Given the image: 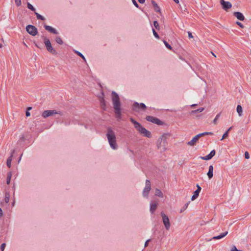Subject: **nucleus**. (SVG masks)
<instances>
[{"label": "nucleus", "instance_id": "nucleus-1", "mask_svg": "<svg viewBox=\"0 0 251 251\" xmlns=\"http://www.w3.org/2000/svg\"><path fill=\"white\" fill-rule=\"evenodd\" d=\"M106 137L110 147L113 150H116L118 148V145L116 141V137L115 132L111 127L107 128Z\"/></svg>", "mask_w": 251, "mask_h": 251}, {"label": "nucleus", "instance_id": "nucleus-2", "mask_svg": "<svg viewBox=\"0 0 251 251\" xmlns=\"http://www.w3.org/2000/svg\"><path fill=\"white\" fill-rule=\"evenodd\" d=\"M170 136L168 133H164L159 137L156 143L157 149L161 152H164L167 150V139Z\"/></svg>", "mask_w": 251, "mask_h": 251}, {"label": "nucleus", "instance_id": "nucleus-3", "mask_svg": "<svg viewBox=\"0 0 251 251\" xmlns=\"http://www.w3.org/2000/svg\"><path fill=\"white\" fill-rule=\"evenodd\" d=\"M112 100L115 112L118 117L121 116V103L118 95L114 91L112 92Z\"/></svg>", "mask_w": 251, "mask_h": 251}, {"label": "nucleus", "instance_id": "nucleus-4", "mask_svg": "<svg viewBox=\"0 0 251 251\" xmlns=\"http://www.w3.org/2000/svg\"><path fill=\"white\" fill-rule=\"evenodd\" d=\"M130 121L134 124V127L140 134L148 138L151 137V132L142 126L138 122L135 121L133 118H130Z\"/></svg>", "mask_w": 251, "mask_h": 251}, {"label": "nucleus", "instance_id": "nucleus-5", "mask_svg": "<svg viewBox=\"0 0 251 251\" xmlns=\"http://www.w3.org/2000/svg\"><path fill=\"white\" fill-rule=\"evenodd\" d=\"M43 38L48 51L53 54H56L57 53L56 51L52 48L50 40L46 37H43Z\"/></svg>", "mask_w": 251, "mask_h": 251}, {"label": "nucleus", "instance_id": "nucleus-6", "mask_svg": "<svg viewBox=\"0 0 251 251\" xmlns=\"http://www.w3.org/2000/svg\"><path fill=\"white\" fill-rule=\"evenodd\" d=\"M57 114L61 115V112H58L55 110H45L42 113V116L43 118H47Z\"/></svg>", "mask_w": 251, "mask_h": 251}, {"label": "nucleus", "instance_id": "nucleus-7", "mask_svg": "<svg viewBox=\"0 0 251 251\" xmlns=\"http://www.w3.org/2000/svg\"><path fill=\"white\" fill-rule=\"evenodd\" d=\"M161 215L162 218V221L165 227L166 230H168L171 226V223L170 222V220L168 217L164 213L161 212Z\"/></svg>", "mask_w": 251, "mask_h": 251}, {"label": "nucleus", "instance_id": "nucleus-8", "mask_svg": "<svg viewBox=\"0 0 251 251\" xmlns=\"http://www.w3.org/2000/svg\"><path fill=\"white\" fill-rule=\"evenodd\" d=\"M151 189V182L149 180L146 181V186L144 188L143 191V196L144 198H148L149 194V192Z\"/></svg>", "mask_w": 251, "mask_h": 251}, {"label": "nucleus", "instance_id": "nucleus-9", "mask_svg": "<svg viewBox=\"0 0 251 251\" xmlns=\"http://www.w3.org/2000/svg\"><path fill=\"white\" fill-rule=\"evenodd\" d=\"M26 31L32 36H35L37 33V29L32 25H28L26 26Z\"/></svg>", "mask_w": 251, "mask_h": 251}, {"label": "nucleus", "instance_id": "nucleus-10", "mask_svg": "<svg viewBox=\"0 0 251 251\" xmlns=\"http://www.w3.org/2000/svg\"><path fill=\"white\" fill-rule=\"evenodd\" d=\"M146 119L148 121L156 124L158 125H161L162 124V122L160 120L152 116H148L146 117Z\"/></svg>", "mask_w": 251, "mask_h": 251}, {"label": "nucleus", "instance_id": "nucleus-11", "mask_svg": "<svg viewBox=\"0 0 251 251\" xmlns=\"http://www.w3.org/2000/svg\"><path fill=\"white\" fill-rule=\"evenodd\" d=\"M220 3L222 5L223 8L226 11L232 7V4L230 2L226 1L224 0H221Z\"/></svg>", "mask_w": 251, "mask_h": 251}, {"label": "nucleus", "instance_id": "nucleus-12", "mask_svg": "<svg viewBox=\"0 0 251 251\" xmlns=\"http://www.w3.org/2000/svg\"><path fill=\"white\" fill-rule=\"evenodd\" d=\"M141 108L143 110H145L146 108V106L145 104L143 103H141L140 104H139L138 102H135L133 104V110L137 111L138 109Z\"/></svg>", "mask_w": 251, "mask_h": 251}, {"label": "nucleus", "instance_id": "nucleus-13", "mask_svg": "<svg viewBox=\"0 0 251 251\" xmlns=\"http://www.w3.org/2000/svg\"><path fill=\"white\" fill-rule=\"evenodd\" d=\"M158 205V201H151L150 202V211L151 213H153L155 210L156 209Z\"/></svg>", "mask_w": 251, "mask_h": 251}, {"label": "nucleus", "instance_id": "nucleus-14", "mask_svg": "<svg viewBox=\"0 0 251 251\" xmlns=\"http://www.w3.org/2000/svg\"><path fill=\"white\" fill-rule=\"evenodd\" d=\"M200 137H201L199 134H197L195 137H194L191 141L188 142L187 144L190 146H193L195 145Z\"/></svg>", "mask_w": 251, "mask_h": 251}, {"label": "nucleus", "instance_id": "nucleus-15", "mask_svg": "<svg viewBox=\"0 0 251 251\" xmlns=\"http://www.w3.org/2000/svg\"><path fill=\"white\" fill-rule=\"evenodd\" d=\"M215 151L214 150L211 151L210 153L205 156H201L200 158L204 160L211 159L215 155Z\"/></svg>", "mask_w": 251, "mask_h": 251}, {"label": "nucleus", "instance_id": "nucleus-16", "mask_svg": "<svg viewBox=\"0 0 251 251\" xmlns=\"http://www.w3.org/2000/svg\"><path fill=\"white\" fill-rule=\"evenodd\" d=\"M197 189L194 192V195L192 196L191 200L194 201L199 196V193L201 190V187L199 184L197 185Z\"/></svg>", "mask_w": 251, "mask_h": 251}, {"label": "nucleus", "instance_id": "nucleus-17", "mask_svg": "<svg viewBox=\"0 0 251 251\" xmlns=\"http://www.w3.org/2000/svg\"><path fill=\"white\" fill-rule=\"evenodd\" d=\"M44 27L47 30L51 33H52L55 34H57L58 33L57 31L55 28H53L50 25H44Z\"/></svg>", "mask_w": 251, "mask_h": 251}, {"label": "nucleus", "instance_id": "nucleus-18", "mask_svg": "<svg viewBox=\"0 0 251 251\" xmlns=\"http://www.w3.org/2000/svg\"><path fill=\"white\" fill-rule=\"evenodd\" d=\"M234 15L239 20L243 21L245 19V17L243 14L239 12H235L234 13Z\"/></svg>", "mask_w": 251, "mask_h": 251}, {"label": "nucleus", "instance_id": "nucleus-19", "mask_svg": "<svg viewBox=\"0 0 251 251\" xmlns=\"http://www.w3.org/2000/svg\"><path fill=\"white\" fill-rule=\"evenodd\" d=\"M213 166L212 165H210L209 166V169H208V172L207 174V175L209 178V179H211L213 176Z\"/></svg>", "mask_w": 251, "mask_h": 251}, {"label": "nucleus", "instance_id": "nucleus-20", "mask_svg": "<svg viewBox=\"0 0 251 251\" xmlns=\"http://www.w3.org/2000/svg\"><path fill=\"white\" fill-rule=\"evenodd\" d=\"M14 152V151L13 150L12 152L11 155H10V156H9L8 157V158L7 160L6 164H7V166L9 168H10V167H11V161H12V157H13V155Z\"/></svg>", "mask_w": 251, "mask_h": 251}, {"label": "nucleus", "instance_id": "nucleus-21", "mask_svg": "<svg viewBox=\"0 0 251 251\" xmlns=\"http://www.w3.org/2000/svg\"><path fill=\"white\" fill-rule=\"evenodd\" d=\"M100 104L101 108L103 110H105L106 104H105L104 99L103 96L101 98H100Z\"/></svg>", "mask_w": 251, "mask_h": 251}, {"label": "nucleus", "instance_id": "nucleus-22", "mask_svg": "<svg viewBox=\"0 0 251 251\" xmlns=\"http://www.w3.org/2000/svg\"><path fill=\"white\" fill-rule=\"evenodd\" d=\"M155 195L160 198H163L164 195L162 192L158 189H156L155 191Z\"/></svg>", "mask_w": 251, "mask_h": 251}, {"label": "nucleus", "instance_id": "nucleus-23", "mask_svg": "<svg viewBox=\"0 0 251 251\" xmlns=\"http://www.w3.org/2000/svg\"><path fill=\"white\" fill-rule=\"evenodd\" d=\"M236 110L239 116H241L243 113L242 107L241 105H238L237 106Z\"/></svg>", "mask_w": 251, "mask_h": 251}, {"label": "nucleus", "instance_id": "nucleus-24", "mask_svg": "<svg viewBox=\"0 0 251 251\" xmlns=\"http://www.w3.org/2000/svg\"><path fill=\"white\" fill-rule=\"evenodd\" d=\"M151 3H152L153 6L154 7L155 11H156L157 12H159L160 8L159 7V6H158L157 4L154 1H152Z\"/></svg>", "mask_w": 251, "mask_h": 251}, {"label": "nucleus", "instance_id": "nucleus-25", "mask_svg": "<svg viewBox=\"0 0 251 251\" xmlns=\"http://www.w3.org/2000/svg\"><path fill=\"white\" fill-rule=\"evenodd\" d=\"M55 41L57 43L60 45H62L63 43V42L62 39L60 37H56L55 39Z\"/></svg>", "mask_w": 251, "mask_h": 251}, {"label": "nucleus", "instance_id": "nucleus-26", "mask_svg": "<svg viewBox=\"0 0 251 251\" xmlns=\"http://www.w3.org/2000/svg\"><path fill=\"white\" fill-rule=\"evenodd\" d=\"M204 108L203 107H201L197 110L192 111V113L195 114L197 112H201L204 110Z\"/></svg>", "mask_w": 251, "mask_h": 251}, {"label": "nucleus", "instance_id": "nucleus-27", "mask_svg": "<svg viewBox=\"0 0 251 251\" xmlns=\"http://www.w3.org/2000/svg\"><path fill=\"white\" fill-rule=\"evenodd\" d=\"M199 134L200 136V137H202V136H203L204 135H213V133L211 132H203L201 133H200Z\"/></svg>", "mask_w": 251, "mask_h": 251}, {"label": "nucleus", "instance_id": "nucleus-28", "mask_svg": "<svg viewBox=\"0 0 251 251\" xmlns=\"http://www.w3.org/2000/svg\"><path fill=\"white\" fill-rule=\"evenodd\" d=\"M35 14L36 15V17L38 19H40L42 20H45L44 17L43 16H42V15H40L39 14H38V13L35 12Z\"/></svg>", "mask_w": 251, "mask_h": 251}, {"label": "nucleus", "instance_id": "nucleus-29", "mask_svg": "<svg viewBox=\"0 0 251 251\" xmlns=\"http://www.w3.org/2000/svg\"><path fill=\"white\" fill-rule=\"evenodd\" d=\"M27 7L28 8H29V9L33 11H35V9L34 8V7L29 2L27 3Z\"/></svg>", "mask_w": 251, "mask_h": 251}, {"label": "nucleus", "instance_id": "nucleus-30", "mask_svg": "<svg viewBox=\"0 0 251 251\" xmlns=\"http://www.w3.org/2000/svg\"><path fill=\"white\" fill-rule=\"evenodd\" d=\"M163 43L167 48H168L169 50H172L171 46L165 40L163 41Z\"/></svg>", "mask_w": 251, "mask_h": 251}, {"label": "nucleus", "instance_id": "nucleus-31", "mask_svg": "<svg viewBox=\"0 0 251 251\" xmlns=\"http://www.w3.org/2000/svg\"><path fill=\"white\" fill-rule=\"evenodd\" d=\"M219 117H220V114H218V115H217V116H216V117L215 118V119L213 121V123H214V124H215V125L217 124V121H218V119Z\"/></svg>", "mask_w": 251, "mask_h": 251}, {"label": "nucleus", "instance_id": "nucleus-32", "mask_svg": "<svg viewBox=\"0 0 251 251\" xmlns=\"http://www.w3.org/2000/svg\"><path fill=\"white\" fill-rule=\"evenodd\" d=\"M228 136V133L227 132H226L223 135L222 138L221 139V140H223L224 139L226 138Z\"/></svg>", "mask_w": 251, "mask_h": 251}, {"label": "nucleus", "instance_id": "nucleus-33", "mask_svg": "<svg viewBox=\"0 0 251 251\" xmlns=\"http://www.w3.org/2000/svg\"><path fill=\"white\" fill-rule=\"evenodd\" d=\"M153 25L154 27L156 28V29H158L159 28V24L158 22L156 21L153 22Z\"/></svg>", "mask_w": 251, "mask_h": 251}, {"label": "nucleus", "instance_id": "nucleus-34", "mask_svg": "<svg viewBox=\"0 0 251 251\" xmlns=\"http://www.w3.org/2000/svg\"><path fill=\"white\" fill-rule=\"evenodd\" d=\"M9 201V195L6 194L5 197V201L6 203H8Z\"/></svg>", "mask_w": 251, "mask_h": 251}, {"label": "nucleus", "instance_id": "nucleus-35", "mask_svg": "<svg viewBox=\"0 0 251 251\" xmlns=\"http://www.w3.org/2000/svg\"><path fill=\"white\" fill-rule=\"evenodd\" d=\"M75 53L78 55H79V56H80L84 60H85V58L84 57V56L83 55V54L80 53V52L78 51H75Z\"/></svg>", "mask_w": 251, "mask_h": 251}, {"label": "nucleus", "instance_id": "nucleus-36", "mask_svg": "<svg viewBox=\"0 0 251 251\" xmlns=\"http://www.w3.org/2000/svg\"><path fill=\"white\" fill-rule=\"evenodd\" d=\"M152 32H153V35L156 38L158 39L159 38V35H158V34L156 33V32L155 31V30L154 29H152Z\"/></svg>", "mask_w": 251, "mask_h": 251}, {"label": "nucleus", "instance_id": "nucleus-37", "mask_svg": "<svg viewBox=\"0 0 251 251\" xmlns=\"http://www.w3.org/2000/svg\"><path fill=\"white\" fill-rule=\"evenodd\" d=\"M228 234V231H226L225 232L222 233L220 234V236L222 238L225 237Z\"/></svg>", "mask_w": 251, "mask_h": 251}, {"label": "nucleus", "instance_id": "nucleus-38", "mask_svg": "<svg viewBox=\"0 0 251 251\" xmlns=\"http://www.w3.org/2000/svg\"><path fill=\"white\" fill-rule=\"evenodd\" d=\"M16 5L19 6L21 5V0H14Z\"/></svg>", "mask_w": 251, "mask_h": 251}, {"label": "nucleus", "instance_id": "nucleus-39", "mask_svg": "<svg viewBox=\"0 0 251 251\" xmlns=\"http://www.w3.org/2000/svg\"><path fill=\"white\" fill-rule=\"evenodd\" d=\"M231 251H242L237 250L236 247L235 246H233L231 249Z\"/></svg>", "mask_w": 251, "mask_h": 251}, {"label": "nucleus", "instance_id": "nucleus-40", "mask_svg": "<svg viewBox=\"0 0 251 251\" xmlns=\"http://www.w3.org/2000/svg\"><path fill=\"white\" fill-rule=\"evenodd\" d=\"M245 157L246 159H249L250 158V155L248 151H246L245 152Z\"/></svg>", "mask_w": 251, "mask_h": 251}, {"label": "nucleus", "instance_id": "nucleus-41", "mask_svg": "<svg viewBox=\"0 0 251 251\" xmlns=\"http://www.w3.org/2000/svg\"><path fill=\"white\" fill-rule=\"evenodd\" d=\"M5 243H2L1 246H0V249L1 250V251H3L4 249H5Z\"/></svg>", "mask_w": 251, "mask_h": 251}, {"label": "nucleus", "instance_id": "nucleus-42", "mask_svg": "<svg viewBox=\"0 0 251 251\" xmlns=\"http://www.w3.org/2000/svg\"><path fill=\"white\" fill-rule=\"evenodd\" d=\"M222 239L221 237L220 236V235H218V236H214L213 238H212V239H214V240H219V239Z\"/></svg>", "mask_w": 251, "mask_h": 251}, {"label": "nucleus", "instance_id": "nucleus-43", "mask_svg": "<svg viewBox=\"0 0 251 251\" xmlns=\"http://www.w3.org/2000/svg\"><path fill=\"white\" fill-rule=\"evenodd\" d=\"M132 1L133 3V4L136 7H139V5L138 4V3H137V2L135 0H132Z\"/></svg>", "mask_w": 251, "mask_h": 251}, {"label": "nucleus", "instance_id": "nucleus-44", "mask_svg": "<svg viewBox=\"0 0 251 251\" xmlns=\"http://www.w3.org/2000/svg\"><path fill=\"white\" fill-rule=\"evenodd\" d=\"M236 24L237 25H238L241 28H244V25H243V24L239 22H237Z\"/></svg>", "mask_w": 251, "mask_h": 251}, {"label": "nucleus", "instance_id": "nucleus-45", "mask_svg": "<svg viewBox=\"0 0 251 251\" xmlns=\"http://www.w3.org/2000/svg\"><path fill=\"white\" fill-rule=\"evenodd\" d=\"M150 241V239L147 240L145 243L144 247L145 248L147 247L148 246L149 242Z\"/></svg>", "mask_w": 251, "mask_h": 251}, {"label": "nucleus", "instance_id": "nucleus-46", "mask_svg": "<svg viewBox=\"0 0 251 251\" xmlns=\"http://www.w3.org/2000/svg\"><path fill=\"white\" fill-rule=\"evenodd\" d=\"M188 37L189 38H193V36L192 35V34L190 32H188Z\"/></svg>", "mask_w": 251, "mask_h": 251}, {"label": "nucleus", "instance_id": "nucleus-47", "mask_svg": "<svg viewBox=\"0 0 251 251\" xmlns=\"http://www.w3.org/2000/svg\"><path fill=\"white\" fill-rule=\"evenodd\" d=\"M12 173L11 172H9L8 174H7V177L8 178H11V177H12Z\"/></svg>", "mask_w": 251, "mask_h": 251}, {"label": "nucleus", "instance_id": "nucleus-48", "mask_svg": "<svg viewBox=\"0 0 251 251\" xmlns=\"http://www.w3.org/2000/svg\"><path fill=\"white\" fill-rule=\"evenodd\" d=\"M11 178L7 177L6 183L7 184H9L10 182Z\"/></svg>", "mask_w": 251, "mask_h": 251}, {"label": "nucleus", "instance_id": "nucleus-49", "mask_svg": "<svg viewBox=\"0 0 251 251\" xmlns=\"http://www.w3.org/2000/svg\"><path fill=\"white\" fill-rule=\"evenodd\" d=\"M25 115L26 117H29L30 115V113L29 111H26L25 113Z\"/></svg>", "mask_w": 251, "mask_h": 251}, {"label": "nucleus", "instance_id": "nucleus-50", "mask_svg": "<svg viewBox=\"0 0 251 251\" xmlns=\"http://www.w3.org/2000/svg\"><path fill=\"white\" fill-rule=\"evenodd\" d=\"M139 2L140 3H144L145 2V0H138Z\"/></svg>", "mask_w": 251, "mask_h": 251}, {"label": "nucleus", "instance_id": "nucleus-51", "mask_svg": "<svg viewBox=\"0 0 251 251\" xmlns=\"http://www.w3.org/2000/svg\"><path fill=\"white\" fill-rule=\"evenodd\" d=\"M2 216V211L1 209L0 208V217H1Z\"/></svg>", "mask_w": 251, "mask_h": 251}, {"label": "nucleus", "instance_id": "nucleus-52", "mask_svg": "<svg viewBox=\"0 0 251 251\" xmlns=\"http://www.w3.org/2000/svg\"><path fill=\"white\" fill-rule=\"evenodd\" d=\"M232 129V126L230 127L226 131V132H227L228 133L229 132V131Z\"/></svg>", "mask_w": 251, "mask_h": 251}, {"label": "nucleus", "instance_id": "nucleus-53", "mask_svg": "<svg viewBox=\"0 0 251 251\" xmlns=\"http://www.w3.org/2000/svg\"><path fill=\"white\" fill-rule=\"evenodd\" d=\"M176 3H179V0H173Z\"/></svg>", "mask_w": 251, "mask_h": 251}, {"label": "nucleus", "instance_id": "nucleus-54", "mask_svg": "<svg viewBox=\"0 0 251 251\" xmlns=\"http://www.w3.org/2000/svg\"><path fill=\"white\" fill-rule=\"evenodd\" d=\"M31 109V107H28L27 108V111H28V110H30Z\"/></svg>", "mask_w": 251, "mask_h": 251}, {"label": "nucleus", "instance_id": "nucleus-55", "mask_svg": "<svg viewBox=\"0 0 251 251\" xmlns=\"http://www.w3.org/2000/svg\"><path fill=\"white\" fill-rule=\"evenodd\" d=\"M196 105H197V104H193L191 105V106H192V107H194V106H196Z\"/></svg>", "mask_w": 251, "mask_h": 251}, {"label": "nucleus", "instance_id": "nucleus-56", "mask_svg": "<svg viewBox=\"0 0 251 251\" xmlns=\"http://www.w3.org/2000/svg\"><path fill=\"white\" fill-rule=\"evenodd\" d=\"M212 54H213V55H214L215 57H216V55H215V54L214 53H213L212 52Z\"/></svg>", "mask_w": 251, "mask_h": 251}, {"label": "nucleus", "instance_id": "nucleus-57", "mask_svg": "<svg viewBox=\"0 0 251 251\" xmlns=\"http://www.w3.org/2000/svg\"><path fill=\"white\" fill-rule=\"evenodd\" d=\"M2 47V45L0 44V48H1Z\"/></svg>", "mask_w": 251, "mask_h": 251}]
</instances>
